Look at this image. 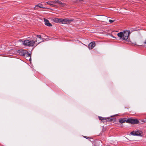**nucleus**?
Here are the masks:
<instances>
[{
	"label": "nucleus",
	"mask_w": 146,
	"mask_h": 146,
	"mask_svg": "<svg viewBox=\"0 0 146 146\" xmlns=\"http://www.w3.org/2000/svg\"><path fill=\"white\" fill-rule=\"evenodd\" d=\"M22 50H19L18 51V52L19 53V54H20V55H21V54H23V53H22V52H21V51Z\"/></svg>",
	"instance_id": "nucleus-17"
},
{
	"label": "nucleus",
	"mask_w": 146,
	"mask_h": 146,
	"mask_svg": "<svg viewBox=\"0 0 146 146\" xmlns=\"http://www.w3.org/2000/svg\"><path fill=\"white\" fill-rule=\"evenodd\" d=\"M114 21V20H109V22L110 23H112Z\"/></svg>",
	"instance_id": "nucleus-18"
},
{
	"label": "nucleus",
	"mask_w": 146,
	"mask_h": 146,
	"mask_svg": "<svg viewBox=\"0 0 146 146\" xmlns=\"http://www.w3.org/2000/svg\"><path fill=\"white\" fill-rule=\"evenodd\" d=\"M38 8H39L38 6V5H37L35 6V7L34 8V9L35 10H37L38 9Z\"/></svg>",
	"instance_id": "nucleus-15"
},
{
	"label": "nucleus",
	"mask_w": 146,
	"mask_h": 146,
	"mask_svg": "<svg viewBox=\"0 0 146 146\" xmlns=\"http://www.w3.org/2000/svg\"><path fill=\"white\" fill-rule=\"evenodd\" d=\"M21 52H22L23 54H21V55L25 57H31V55L30 53H28L26 51L24 50H22ZM30 59L31 58H30L29 59L30 60Z\"/></svg>",
	"instance_id": "nucleus-6"
},
{
	"label": "nucleus",
	"mask_w": 146,
	"mask_h": 146,
	"mask_svg": "<svg viewBox=\"0 0 146 146\" xmlns=\"http://www.w3.org/2000/svg\"><path fill=\"white\" fill-rule=\"evenodd\" d=\"M46 3L48 5H50V6H52V7H55L56 6V5H54L53 4H52V3H51V1L50 2H47Z\"/></svg>",
	"instance_id": "nucleus-12"
},
{
	"label": "nucleus",
	"mask_w": 146,
	"mask_h": 146,
	"mask_svg": "<svg viewBox=\"0 0 146 146\" xmlns=\"http://www.w3.org/2000/svg\"><path fill=\"white\" fill-rule=\"evenodd\" d=\"M44 21L45 22V24L48 26V27H51L52 26V25L51 23H49V21L48 20H47L45 19H44Z\"/></svg>",
	"instance_id": "nucleus-10"
},
{
	"label": "nucleus",
	"mask_w": 146,
	"mask_h": 146,
	"mask_svg": "<svg viewBox=\"0 0 146 146\" xmlns=\"http://www.w3.org/2000/svg\"><path fill=\"white\" fill-rule=\"evenodd\" d=\"M87 137H85V138H86Z\"/></svg>",
	"instance_id": "nucleus-22"
},
{
	"label": "nucleus",
	"mask_w": 146,
	"mask_h": 146,
	"mask_svg": "<svg viewBox=\"0 0 146 146\" xmlns=\"http://www.w3.org/2000/svg\"><path fill=\"white\" fill-rule=\"evenodd\" d=\"M36 36L37 37H38L39 38H40V39H41L42 40H43V38H42L41 37V36L40 35H37V36Z\"/></svg>",
	"instance_id": "nucleus-16"
},
{
	"label": "nucleus",
	"mask_w": 146,
	"mask_h": 146,
	"mask_svg": "<svg viewBox=\"0 0 146 146\" xmlns=\"http://www.w3.org/2000/svg\"><path fill=\"white\" fill-rule=\"evenodd\" d=\"M126 122L132 124H135L138 123L139 121L137 119H136L129 118L127 120Z\"/></svg>",
	"instance_id": "nucleus-3"
},
{
	"label": "nucleus",
	"mask_w": 146,
	"mask_h": 146,
	"mask_svg": "<svg viewBox=\"0 0 146 146\" xmlns=\"http://www.w3.org/2000/svg\"><path fill=\"white\" fill-rule=\"evenodd\" d=\"M38 7L40 8L45 9V7H43L41 3H38Z\"/></svg>",
	"instance_id": "nucleus-14"
},
{
	"label": "nucleus",
	"mask_w": 146,
	"mask_h": 146,
	"mask_svg": "<svg viewBox=\"0 0 146 146\" xmlns=\"http://www.w3.org/2000/svg\"><path fill=\"white\" fill-rule=\"evenodd\" d=\"M144 43L146 44V40L145 41V42H144Z\"/></svg>",
	"instance_id": "nucleus-19"
},
{
	"label": "nucleus",
	"mask_w": 146,
	"mask_h": 146,
	"mask_svg": "<svg viewBox=\"0 0 146 146\" xmlns=\"http://www.w3.org/2000/svg\"><path fill=\"white\" fill-rule=\"evenodd\" d=\"M112 37H113V38H116L114 36H112Z\"/></svg>",
	"instance_id": "nucleus-20"
},
{
	"label": "nucleus",
	"mask_w": 146,
	"mask_h": 146,
	"mask_svg": "<svg viewBox=\"0 0 146 146\" xmlns=\"http://www.w3.org/2000/svg\"><path fill=\"white\" fill-rule=\"evenodd\" d=\"M141 133L142 132L140 131H133L130 133V134L132 135L140 136H142Z\"/></svg>",
	"instance_id": "nucleus-5"
},
{
	"label": "nucleus",
	"mask_w": 146,
	"mask_h": 146,
	"mask_svg": "<svg viewBox=\"0 0 146 146\" xmlns=\"http://www.w3.org/2000/svg\"><path fill=\"white\" fill-rule=\"evenodd\" d=\"M72 19L66 18L62 19V23L63 24H68L73 21Z\"/></svg>",
	"instance_id": "nucleus-4"
},
{
	"label": "nucleus",
	"mask_w": 146,
	"mask_h": 146,
	"mask_svg": "<svg viewBox=\"0 0 146 146\" xmlns=\"http://www.w3.org/2000/svg\"><path fill=\"white\" fill-rule=\"evenodd\" d=\"M107 118V120H108H108H107V119H109V118Z\"/></svg>",
	"instance_id": "nucleus-21"
},
{
	"label": "nucleus",
	"mask_w": 146,
	"mask_h": 146,
	"mask_svg": "<svg viewBox=\"0 0 146 146\" xmlns=\"http://www.w3.org/2000/svg\"><path fill=\"white\" fill-rule=\"evenodd\" d=\"M62 19L55 18L53 19L52 21L57 23H62Z\"/></svg>",
	"instance_id": "nucleus-8"
},
{
	"label": "nucleus",
	"mask_w": 146,
	"mask_h": 146,
	"mask_svg": "<svg viewBox=\"0 0 146 146\" xmlns=\"http://www.w3.org/2000/svg\"><path fill=\"white\" fill-rule=\"evenodd\" d=\"M51 2L54 4H57L62 7L64 6V4L63 3H62L58 0H55L54 1H51Z\"/></svg>",
	"instance_id": "nucleus-7"
},
{
	"label": "nucleus",
	"mask_w": 146,
	"mask_h": 146,
	"mask_svg": "<svg viewBox=\"0 0 146 146\" xmlns=\"http://www.w3.org/2000/svg\"><path fill=\"white\" fill-rule=\"evenodd\" d=\"M19 41L20 42H22V43L24 45L29 46H32L34 45L35 43V41L33 40L29 41V40H26L22 41L21 40H19Z\"/></svg>",
	"instance_id": "nucleus-2"
},
{
	"label": "nucleus",
	"mask_w": 146,
	"mask_h": 146,
	"mask_svg": "<svg viewBox=\"0 0 146 146\" xmlns=\"http://www.w3.org/2000/svg\"><path fill=\"white\" fill-rule=\"evenodd\" d=\"M126 118H123L119 120V122L121 123H123L125 122H126Z\"/></svg>",
	"instance_id": "nucleus-11"
},
{
	"label": "nucleus",
	"mask_w": 146,
	"mask_h": 146,
	"mask_svg": "<svg viewBox=\"0 0 146 146\" xmlns=\"http://www.w3.org/2000/svg\"><path fill=\"white\" fill-rule=\"evenodd\" d=\"M99 119L101 120L102 121H103L104 120H106L107 119L106 117H99ZM103 122H104L103 121Z\"/></svg>",
	"instance_id": "nucleus-13"
},
{
	"label": "nucleus",
	"mask_w": 146,
	"mask_h": 146,
	"mask_svg": "<svg viewBox=\"0 0 146 146\" xmlns=\"http://www.w3.org/2000/svg\"><path fill=\"white\" fill-rule=\"evenodd\" d=\"M130 33V31H125L123 32H121L118 33L117 34V35L119 37L120 39L128 41V38Z\"/></svg>",
	"instance_id": "nucleus-1"
},
{
	"label": "nucleus",
	"mask_w": 146,
	"mask_h": 146,
	"mask_svg": "<svg viewBox=\"0 0 146 146\" xmlns=\"http://www.w3.org/2000/svg\"><path fill=\"white\" fill-rule=\"evenodd\" d=\"M95 46V43L94 42H93L90 43L88 45V47L89 49H92Z\"/></svg>",
	"instance_id": "nucleus-9"
}]
</instances>
